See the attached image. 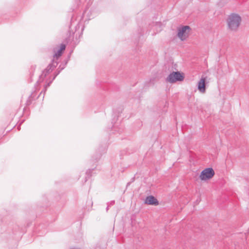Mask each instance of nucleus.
<instances>
[{"mask_svg": "<svg viewBox=\"0 0 249 249\" xmlns=\"http://www.w3.org/2000/svg\"><path fill=\"white\" fill-rule=\"evenodd\" d=\"M144 202L145 204L148 205H154V206H157L159 205V201L158 200L153 196H147L145 201Z\"/></svg>", "mask_w": 249, "mask_h": 249, "instance_id": "5", "label": "nucleus"}, {"mask_svg": "<svg viewBox=\"0 0 249 249\" xmlns=\"http://www.w3.org/2000/svg\"><path fill=\"white\" fill-rule=\"evenodd\" d=\"M198 90L204 93L205 91V79L204 78H201L198 83Z\"/></svg>", "mask_w": 249, "mask_h": 249, "instance_id": "7", "label": "nucleus"}, {"mask_svg": "<svg viewBox=\"0 0 249 249\" xmlns=\"http://www.w3.org/2000/svg\"><path fill=\"white\" fill-rule=\"evenodd\" d=\"M214 175L215 172L212 168H206L200 172L199 178L201 181L206 182L212 179Z\"/></svg>", "mask_w": 249, "mask_h": 249, "instance_id": "2", "label": "nucleus"}, {"mask_svg": "<svg viewBox=\"0 0 249 249\" xmlns=\"http://www.w3.org/2000/svg\"><path fill=\"white\" fill-rule=\"evenodd\" d=\"M242 18L239 14L231 13L228 15L226 19L227 28L230 31H236L240 26Z\"/></svg>", "mask_w": 249, "mask_h": 249, "instance_id": "1", "label": "nucleus"}, {"mask_svg": "<svg viewBox=\"0 0 249 249\" xmlns=\"http://www.w3.org/2000/svg\"><path fill=\"white\" fill-rule=\"evenodd\" d=\"M66 46L64 44H61L59 48H55L54 57H58L61 55L62 52L65 50Z\"/></svg>", "mask_w": 249, "mask_h": 249, "instance_id": "6", "label": "nucleus"}, {"mask_svg": "<svg viewBox=\"0 0 249 249\" xmlns=\"http://www.w3.org/2000/svg\"><path fill=\"white\" fill-rule=\"evenodd\" d=\"M184 73L179 71L173 72L167 78V81L170 83H175L177 81H182L184 79Z\"/></svg>", "mask_w": 249, "mask_h": 249, "instance_id": "3", "label": "nucleus"}, {"mask_svg": "<svg viewBox=\"0 0 249 249\" xmlns=\"http://www.w3.org/2000/svg\"><path fill=\"white\" fill-rule=\"evenodd\" d=\"M191 29L188 26H185L178 29V37L182 41L186 40L189 36Z\"/></svg>", "mask_w": 249, "mask_h": 249, "instance_id": "4", "label": "nucleus"}]
</instances>
